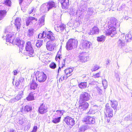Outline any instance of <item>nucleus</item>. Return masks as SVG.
<instances>
[{"mask_svg": "<svg viewBox=\"0 0 132 132\" xmlns=\"http://www.w3.org/2000/svg\"><path fill=\"white\" fill-rule=\"evenodd\" d=\"M56 46V44L55 41H48L46 44V48L49 51H54Z\"/></svg>", "mask_w": 132, "mask_h": 132, "instance_id": "nucleus-10", "label": "nucleus"}, {"mask_svg": "<svg viewBox=\"0 0 132 132\" xmlns=\"http://www.w3.org/2000/svg\"><path fill=\"white\" fill-rule=\"evenodd\" d=\"M99 29L98 27L96 26H94L90 30L88 34L90 35H93L95 34L98 33Z\"/></svg>", "mask_w": 132, "mask_h": 132, "instance_id": "nucleus-20", "label": "nucleus"}, {"mask_svg": "<svg viewBox=\"0 0 132 132\" xmlns=\"http://www.w3.org/2000/svg\"><path fill=\"white\" fill-rule=\"evenodd\" d=\"M62 56L61 54L59 53L58 52L55 57V60L56 61L59 62L60 60L62 59Z\"/></svg>", "mask_w": 132, "mask_h": 132, "instance_id": "nucleus-28", "label": "nucleus"}, {"mask_svg": "<svg viewBox=\"0 0 132 132\" xmlns=\"http://www.w3.org/2000/svg\"><path fill=\"white\" fill-rule=\"evenodd\" d=\"M82 121L83 122L86 124L92 125L95 122V119L94 117L90 115L85 116L83 119Z\"/></svg>", "mask_w": 132, "mask_h": 132, "instance_id": "nucleus-7", "label": "nucleus"}, {"mask_svg": "<svg viewBox=\"0 0 132 132\" xmlns=\"http://www.w3.org/2000/svg\"><path fill=\"white\" fill-rule=\"evenodd\" d=\"M24 42L23 40H21L19 38H17L14 40L12 43L17 45L20 48H22L23 47V44Z\"/></svg>", "mask_w": 132, "mask_h": 132, "instance_id": "nucleus-12", "label": "nucleus"}, {"mask_svg": "<svg viewBox=\"0 0 132 132\" xmlns=\"http://www.w3.org/2000/svg\"><path fill=\"white\" fill-rule=\"evenodd\" d=\"M125 38L127 40L132 39V36H131V34L129 33L127 34L126 35Z\"/></svg>", "mask_w": 132, "mask_h": 132, "instance_id": "nucleus-39", "label": "nucleus"}, {"mask_svg": "<svg viewBox=\"0 0 132 132\" xmlns=\"http://www.w3.org/2000/svg\"><path fill=\"white\" fill-rule=\"evenodd\" d=\"M100 68V66L98 65H96L94 66L93 68L92 69V72L98 70Z\"/></svg>", "mask_w": 132, "mask_h": 132, "instance_id": "nucleus-37", "label": "nucleus"}, {"mask_svg": "<svg viewBox=\"0 0 132 132\" xmlns=\"http://www.w3.org/2000/svg\"><path fill=\"white\" fill-rule=\"evenodd\" d=\"M13 74L14 75H16L18 73L17 71L16 70H14L13 71Z\"/></svg>", "mask_w": 132, "mask_h": 132, "instance_id": "nucleus-46", "label": "nucleus"}, {"mask_svg": "<svg viewBox=\"0 0 132 132\" xmlns=\"http://www.w3.org/2000/svg\"><path fill=\"white\" fill-rule=\"evenodd\" d=\"M56 7V6L54 2H49L47 3V5L45 4H43L40 7V10L44 12H46L53 7Z\"/></svg>", "mask_w": 132, "mask_h": 132, "instance_id": "nucleus-5", "label": "nucleus"}, {"mask_svg": "<svg viewBox=\"0 0 132 132\" xmlns=\"http://www.w3.org/2000/svg\"><path fill=\"white\" fill-rule=\"evenodd\" d=\"M110 104L107 103L105 105L104 113L105 115V121L109 123L110 120V118L113 116V110L111 107L116 111L118 105V102L115 100H111Z\"/></svg>", "mask_w": 132, "mask_h": 132, "instance_id": "nucleus-1", "label": "nucleus"}, {"mask_svg": "<svg viewBox=\"0 0 132 132\" xmlns=\"http://www.w3.org/2000/svg\"><path fill=\"white\" fill-rule=\"evenodd\" d=\"M64 120L66 124L70 127H72L75 124V121L73 118L69 116L65 117Z\"/></svg>", "mask_w": 132, "mask_h": 132, "instance_id": "nucleus-9", "label": "nucleus"}, {"mask_svg": "<svg viewBox=\"0 0 132 132\" xmlns=\"http://www.w3.org/2000/svg\"><path fill=\"white\" fill-rule=\"evenodd\" d=\"M45 18L44 16H42L40 18L38 22L40 26H42L44 24Z\"/></svg>", "mask_w": 132, "mask_h": 132, "instance_id": "nucleus-27", "label": "nucleus"}, {"mask_svg": "<svg viewBox=\"0 0 132 132\" xmlns=\"http://www.w3.org/2000/svg\"><path fill=\"white\" fill-rule=\"evenodd\" d=\"M37 126H34L32 131L30 132H36L37 130Z\"/></svg>", "mask_w": 132, "mask_h": 132, "instance_id": "nucleus-42", "label": "nucleus"}, {"mask_svg": "<svg viewBox=\"0 0 132 132\" xmlns=\"http://www.w3.org/2000/svg\"><path fill=\"white\" fill-rule=\"evenodd\" d=\"M91 44V43L90 42L87 41H85L83 42L82 47L83 49H88L90 47Z\"/></svg>", "mask_w": 132, "mask_h": 132, "instance_id": "nucleus-22", "label": "nucleus"}, {"mask_svg": "<svg viewBox=\"0 0 132 132\" xmlns=\"http://www.w3.org/2000/svg\"><path fill=\"white\" fill-rule=\"evenodd\" d=\"M38 84L35 81L32 80L30 85V89L31 90L36 89L38 86Z\"/></svg>", "mask_w": 132, "mask_h": 132, "instance_id": "nucleus-23", "label": "nucleus"}, {"mask_svg": "<svg viewBox=\"0 0 132 132\" xmlns=\"http://www.w3.org/2000/svg\"><path fill=\"white\" fill-rule=\"evenodd\" d=\"M10 132H15V131L14 130H11Z\"/></svg>", "mask_w": 132, "mask_h": 132, "instance_id": "nucleus-52", "label": "nucleus"}, {"mask_svg": "<svg viewBox=\"0 0 132 132\" xmlns=\"http://www.w3.org/2000/svg\"><path fill=\"white\" fill-rule=\"evenodd\" d=\"M23 95V91L22 90L20 91L19 92L18 95L15 97L14 99L16 101H18L22 97Z\"/></svg>", "mask_w": 132, "mask_h": 132, "instance_id": "nucleus-24", "label": "nucleus"}, {"mask_svg": "<svg viewBox=\"0 0 132 132\" xmlns=\"http://www.w3.org/2000/svg\"><path fill=\"white\" fill-rule=\"evenodd\" d=\"M44 34H45V33L44 32L40 33L38 35V38H44L45 37V36L44 35Z\"/></svg>", "mask_w": 132, "mask_h": 132, "instance_id": "nucleus-41", "label": "nucleus"}, {"mask_svg": "<svg viewBox=\"0 0 132 132\" xmlns=\"http://www.w3.org/2000/svg\"><path fill=\"white\" fill-rule=\"evenodd\" d=\"M61 68H61V67H60L59 66V67L58 70V73H59L60 70H61Z\"/></svg>", "mask_w": 132, "mask_h": 132, "instance_id": "nucleus-49", "label": "nucleus"}, {"mask_svg": "<svg viewBox=\"0 0 132 132\" xmlns=\"http://www.w3.org/2000/svg\"><path fill=\"white\" fill-rule=\"evenodd\" d=\"M65 66V64L64 63L63 64H62V65H61L60 67L61 68H63Z\"/></svg>", "mask_w": 132, "mask_h": 132, "instance_id": "nucleus-47", "label": "nucleus"}, {"mask_svg": "<svg viewBox=\"0 0 132 132\" xmlns=\"http://www.w3.org/2000/svg\"><path fill=\"white\" fill-rule=\"evenodd\" d=\"M36 80L40 83L44 82L46 79V75L42 71H37L34 72Z\"/></svg>", "mask_w": 132, "mask_h": 132, "instance_id": "nucleus-4", "label": "nucleus"}, {"mask_svg": "<svg viewBox=\"0 0 132 132\" xmlns=\"http://www.w3.org/2000/svg\"><path fill=\"white\" fill-rule=\"evenodd\" d=\"M62 9H65L68 8L69 5V0H60Z\"/></svg>", "mask_w": 132, "mask_h": 132, "instance_id": "nucleus-17", "label": "nucleus"}, {"mask_svg": "<svg viewBox=\"0 0 132 132\" xmlns=\"http://www.w3.org/2000/svg\"><path fill=\"white\" fill-rule=\"evenodd\" d=\"M49 67L52 69H55L56 67V64L54 62H51L49 65Z\"/></svg>", "mask_w": 132, "mask_h": 132, "instance_id": "nucleus-35", "label": "nucleus"}, {"mask_svg": "<svg viewBox=\"0 0 132 132\" xmlns=\"http://www.w3.org/2000/svg\"><path fill=\"white\" fill-rule=\"evenodd\" d=\"M105 37V36L102 35L97 37V40L98 42H104Z\"/></svg>", "mask_w": 132, "mask_h": 132, "instance_id": "nucleus-32", "label": "nucleus"}, {"mask_svg": "<svg viewBox=\"0 0 132 132\" xmlns=\"http://www.w3.org/2000/svg\"><path fill=\"white\" fill-rule=\"evenodd\" d=\"M38 111L40 114H42L47 112V108L43 103L40 106L38 109Z\"/></svg>", "mask_w": 132, "mask_h": 132, "instance_id": "nucleus-19", "label": "nucleus"}, {"mask_svg": "<svg viewBox=\"0 0 132 132\" xmlns=\"http://www.w3.org/2000/svg\"><path fill=\"white\" fill-rule=\"evenodd\" d=\"M23 0H19V2L20 4H21L22 3Z\"/></svg>", "mask_w": 132, "mask_h": 132, "instance_id": "nucleus-51", "label": "nucleus"}, {"mask_svg": "<svg viewBox=\"0 0 132 132\" xmlns=\"http://www.w3.org/2000/svg\"><path fill=\"white\" fill-rule=\"evenodd\" d=\"M78 57L79 60L82 62H85L88 61L90 59L89 57L85 56L84 53H80Z\"/></svg>", "mask_w": 132, "mask_h": 132, "instance_id": "nucleus-14", "label": "nucleus"}, {"mask_svg": "<svg viewBox=\"0 0 132 132\" xmlns=\"http://www.w3.org/2000/svg\"><path fill=\"white\" fill-rule=\"evenodd\" d=\"M29 34H31L33 33V29H29L28 30Z\"/></svg>", "mask_w": 132, "mask_h": 132, "instance_id": "nucleus-45", "label": "nucleus"}, {"mask_svg": "<svg viewBox=\"0 0 132 132\" xmlns=\"http://www.w3.org/2000/svg\"><path fill=\"white\" fill-rule=\"evenodd\" d=\"M21 18L17 17L15 20L14 24L16 27L17 30H20L21 25Z\"/></svg>", "mask_w": 132, "mask_h": 132, "instance_id": "nucleus-16", "label": "nucleus"}, {"mask_svg": "<svg viewBox=\"0 0 132 132\" xmlns=\"http://www.w3.org/2000/svg\"><path fill=\"white\" fill-rule=\"evenodd\" d=\"M67 75V74H66L62 76L61 77L60 79H61L63 80L66 79L68 77Z\"/></svg>", "mask_w": 132, "mask_h": 132, "instance_id": "nucleus-43", "label": "nucleus"}, {"mask_svg": "<svg viewBox=\"0 0 132 132\" xmlns=\"http://www.w3.org/2000/svg\"><path fill=\"white\" fill-rule=\"evenodd\" d=\"M90 95L88 93L86 92L82 93L79 95L78 101L85 102L88 101L90 99Z\"/></svg>", "mask_w": 132, "mask_h": 132, "instance_id": "nucleus-8", "label": "nucleus"}, {"mask_svg": "<svg viewBox=\"0 0 132 132\" xmlns=\"http://www.w3.org/2000/svg\"><path fill=\"white\" fill-rule=\"evenodd\" d=\"M101 75V72H99L93 75V76L95 78H98L100 77Z\"/></svg>", "mask_w": 132, "mask_h": 132, "instance_id": "nucleus-38", "label": "nucleus"}, {"mask_svg": "<svg viewBox=\"0 0 132 132\" xmlns=\"http://www.w3.org/2000/svg\"><path fill=\"white\" fill-rule=\"evenodd\" d=\"M78 41L74 38L69 39L66 43L65 48L68 51L72 50L74 48L77 47L78 45Z\"/></svg>", "mask_w": 132, "mask_h": 132, "instance_id": "nucleus-3", "label": "nucleus"}, {"mask_svg": "<svg viewBox=\"0 0 132 132\" xmlns=\"http://www.w3.org/2000/svg\"><path fill=\"white\" fill-rule=\"evenodd\" d=\"M79 104L78 109L82 111H85L88 108L89 104L86 102L78 101Z\"/></svg>", "mask_w": 132, "mask_h": 132, "instance_id": "nucleus-11", "label": "nucleus"}, {"mask_svg": "<svg viewBox=\"0 0 132 132\" xmlns=\"http://www.w3.org/2000/svg\"><path fill=\"white\" fill-rule=\"evenodd\" d=\"M26 51L27 52L28 55L30 57L34 56V50L30 42H28L26 43L25 47Z\"/></svg>", "mask_w": 132, "mask_h": 132, "instance_id": "nucleus-6", "label": "nucleus"}, {"mask_svg": "<svg viewBox=\"0 0 132 132\" xmlns=\"http://www.w3.org/2000/svg\"><path fill=\"white\" fill-rule=\"evenodd\" d=\"M34 8H33L31 10V11L30 12H29V14H31L32 12L34 11Z\"/></svg>", "mask_w": 132, "mask_h": 132, "instance_id": "nucleus-48", "label": "nucleus"}, {"mask_svg": "<svg viewBox=\"0 0 132 132\" xmlns=\"http://www.w3.org/2000/svg\"><path fill=\"white\" fill-rule=\"evenodd\" d=\"M6 13L7 12L5 10H0V20L3 18L4 16L6 14Z\"/></svg>", "mask_w": 132, "mask_h": 132, "instance_id": "nucleus-30", "label": "nucleus"}, {"mask_svg": "<svg viewBox=\"0 0 132 132\" xmlns=\"http://www.w3.org/2000/svg\"><path fill=\"white\" fill-rule=\"evenodd\" d=\"M14 35L13 33L12 32H10L6 36V40L7 42L12 43L14 40L13 37Z\"/></svg>", "mask_w": 132, "mask_h": 132, "instance_id": "nucleus-18", "label": "nucleus"}, {"mask_svg": "<svg viewBox=\"0 0 132 132\" xmlns=\"http://www.w3.org/2000/svg\"><path fill=\"white\" fill-rule=\"evenodd\" d=\"M35 20L36 21H37V19L36 18L32 16H29L28 18L27 19L26 24L27 26H28L30 24H33V21Z\"/></svg>", "mask_w": 132, "mask_h": 132, "instance_id": "nucleus-15", "label": "nucleus"}, {"mask_svg": "<svg viewBox=\"0 0 132 132\" xmlns=\"http://www.w3.org/2000/svg\"><path fill=\"white\" fill-rule=\"evenodd\" d=\"M59 27L61 31H62L65 29V25L62 24L59 26Z\"/></svg>", "mask_w": 132, "mask_h": 132, "instance_id": "nucleus-40", "label": "nucleus"}, {"mask_svg": "<svg viewBox=\"0 0 132 132\" xmlns=\"http://www.w3.org/2000/svg\"><path fill=\"white\" fill-rule=\"evenodd\" d=\"M61 117H57L55 118L52 120V122L54 123H57L60 122L61 121Z\"/></svg>", "mask_w": 132, "mask_h": 132, "instance_id": "nucleus-31", "label": "nucleus"}, {"mask_svg": "<svg viewBox=\"0 0 132 132\" xmlns=\"http://www.w3.org/2000/svg\"><path fill=\"white\" fill-rule=\"evenodd\" d=\"M78 86L80 88L84 89L87 87V83L86 82H81L78 84Z\"/></svg>", "mask_w": 132, "mask_h": 132, "instance_id": "nucleus-29", "label": "nucleus"}, {"mask_svg": "<svg viewBox=\"0 0 132 132\" xmlns=\"http://www.w3.org/2000/svg\"><path fill=\"white\" fill-rule=\"evenodd\" d=\"M64 112L63 110H56L55 113V116L56 117H61L63 115Z\"/></svg>", "mask_w": 132, "mask_h": 132, "instance_id": "nucleus-26", "label": "nucleus"}, {"mask_svg": "<svg viewBox=\"0 0 132 132\" xmlns=\"http://www.w3.org/2000/svg\"><path fill=\"white\" fill-rule=\"evenodd\" d=\"M21 82V81L20 80L18 81H17L16 82L15 84V85L16 86H19Z\"/></svg>", "mask_w": 132, "mask_h": 132, "instance_id": "nucleus-44", "label": "nucleus"}, {"mask_svg": "<svg viewBox=\"0 0 132 132\" xmlns=\"http://www.w3.org/2000/svg\"><path fill=\"white\" fill-rule=\"evenodd\" d=\"M47 38L49 39V41H55V38L54 34L51 31H48L47 34Z\"/></svg>", "mask_w": 132, "mask_h": 132, "instance_id": "nucleus-21", "label": "nucleus"}, {"mask_svg": "<svg viewBox=\"0 0 132 132\" xmlns=\"http://www.w3.org/2000/svg\"><path fill=\"white\" fill-rule=\"evenodd\" d=\"M106 64H108L110 63V60H107L106 61Z\"/></svg>", "mask_w": 132, "mask_h": 132, "instance_id": "nucleus-50", "label": "nucleus"}, {"mask_svg": "<svg viewBox=\"0 0 132 132\" xmlns=\"http://www.w3.org/2000/svg\"><path fill=\"white\" fill-rule=\"evenodd\" d=\"M26 99L28 101H31L35 100V97L32 92H31L29 93L27 97L26 98Z\"/></svg>", "mask_w": 132, "mask_h": 132, "instance_id": "nucleus-25", "label": "nucleus"}, {"mask_svg": "<svg viewBox=\"0 0 132 132\" xmlns=\"http://www.w3.org/2000/svg\"><path fill=\"white\" fill-rule=\"evenodd\" d=\"M3 3L8 6L10 7L11 5V2L10 0H5Z\"/></svg>", "mask_w": 132, "mask_h": 132, "instance_id": "nucleus-36", "label": "nucleus"}, {"mask_svg": "<svg viewBox=\"0 0 132 132\" xmlns=\"http://www.w3.org/2000/svg\"><path fill=\"white\" fill-rule=\"evenodd\" d=\"M64 71L65 73L67 75H70V74L73 71V69L72 68H69L65 69Z\"/></svg>", "mask_w": 132, "mask_h": 132, "instance_id": "nucleus-33", "label": "nucleus"}, {"mask_svg": "<svg viewBox=\"0 0 132 132\" xmlns=\"http://www.w3.org/2000/svg\"><path fill=\"white\" fill-rule=\"evenodd\" d=\"M32 110V107L28 105H26L22 108L21 112L22 114H26L31 111Z\"/></svg>", "mask_w": 132, "mask_h": 132, "instance_id": "nucleus-13", "label": "nucleus"}, {"mask_svg": "<svg viewBox=\"0 0 132 132\" xmlns=\"http://www.w3.org/2000/svg\"><path fill=\"white\" fill-rule=\"evenodd\" d=\"M43 43V40H38L36 44V46L38 47H40L42 45Z\"/></svg>", "mask_w": 132, "mask_h": 132, "instance_id": "nucleus-34", "label": "nucleus"}, {"mask_svg": "<svg viewBox=\"0 0 132 132\" xmlns=\"http://www.w3.org/2000/svg\"><path fill=\"white\" fill-rule=\"evenodd\" d=\"M109 25L105 30V33L108 35L112 34L114 35L116 34V22L114 20L111 19L109 21Z\"/></svg>", "mask_w": 132, "mask_h": 132, "instance_id": "nucleus-2", "label": "nucleus"}, {"mask_svg": "<svg viewBox=\"0 0 132 132\" xmlns=\"http://www.w3.org/2000/svg\"><path fill=\"white\" fill-rule=\"evenodd\" d=\"M47 41V39L46 38L45 39H44V41L46 42Z\"/></svg>", "mask_w": 132, "mask_h": 132, "instance_id": "nucleus-53", "label": "nucleus"}]
</instances>
